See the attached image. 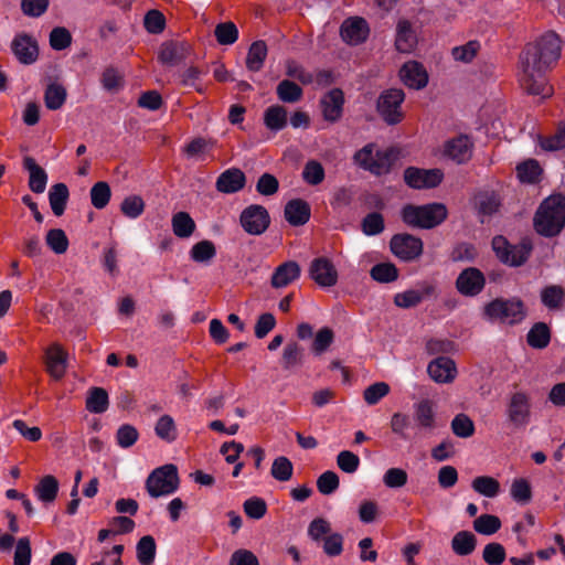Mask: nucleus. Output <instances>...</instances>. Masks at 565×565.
Instances as JSON below:
<instances>
[{
    "label": "nucleus",
    "instance_id": "3c124183",
    "mask_svg": "<svg viewBox=\"0 0 565 565\" xmlns=\"http://www.w3.org/2000/svg\"><path fill=\"white\" fill-rule=\"evenodd\" d=\"M292 471V462L287 457L280 456L274 460L270 473L277 481L286 482L291 479Z\"/></svg>",
    "mask_w": 565,
    "mask_h": 565
},
{
    "label": "nucleus",
    "instance_id": "c03bdc74",
    "mask_svg": "<svg viewBox=\"0 0 565 565\" xmlns=\"http://www.w3.org/2000/svg\"><path fill=\"white\" fill-rule=\"evenodd\" d=\"M539 143L545 151H557L565 148V124H559L555 132L548 137L539 136Z\"/></svg>",
    "mask_w": 565,
    "mask_h": 565
},
{
    "label": "nucleus",
    "instance_id": "bb28decb",
    "mask_svg": "<svg viewBox=\"0 0 565 565\" xmlns=\"http://www.w3.org/2000/svg\"><path fill=\"white\" fill-rule=\"evenodd\" d=\"M23 167L29 171V188L34 193H43L46 183L47 174L45 170L40 167L32 157H24Z\"/></svg>",
    "mask_w": 565,
    "mask_h": 565
},
{
    "label": "nucleus",
    "instance_id": "e433bc0d",
    "mask_svg": "<svg viewBox=\"0 0 565 565\" xmlns=\"http://www.w3.org/2000/svg\"><path fill=\"white\" fill-rule=\"evenodd\" d=\"M264 122L270 130L278 131L287 126V110L284 106L273 105L265 110Z\"/></svg>",
    "mask_w": 565,
    "mask_h": 565
},
{
    "label": "nucleus",
    "instance_id": "7c9ffc66",
    "mask_svg": "<svg viewBox=\"0 0 565 565\" xmlns=\"http://www.w3.org/2000/svg\"><path fill=\"white\" fill-rule=\"evenodd\" d=\"M173 234L180 238L190 237L195 228V222L188 212H178L171 218Z\"/></svg>",
    "mask_w": 565,
    "mask_h": 565
},
{
    "label": "nucleus",
    "instance_id": "c756f323",
    "mask_svg": "<svg viewBox=\"0 0 565 565\" xmlns=\"http://www.w3.org/2000/svg\"><path fill=\"white\" fill-rule=\"evenodd\" d=\"M542 303L550 310H559L565 302V289L559 285H550L541 291Z\"/></svg>",
    "mask_w": 565,
    "mask_h": 565
},
{
    "label": "nucleus",
    "instance_id": "13d9d810",
    "mask_svg": "<svg viewBox=\"0 0 565 565\" xmlns=\"http://www.w3.org/2000/svg\"><path fill=\"white\" fill-rule=\"evenodd\" d=\"M324 169L317 160H309L302 170V179L310 185H318L324 180Z\"/></svg>",
    "mask_w": 565,
    "mask_h": 565
},
{
    "label": "nucleus",
    "instance_id": "20e7f679",
    "mask_svg": "<svg viewBox=\"0 0 565 565\" xmlns=\"http://www.w3.org/2000/svg\"><path fill=\"white\" fill-rule=\"evenodd\" d=\"M483 313L490 320L515 324L525 318L526 311L523 301L519 298H497L484 306Z\"/></svg>",
    "mask_w": 565,
    "mask_h": 565
},
{
    "label": "nucleus",
    "instance_id": "72a5a7b5",
    "mask_svg": "<svg viewBox=\"0 0 565 565\" xmlns=\"http://www.w3.org/2000/svg\"><path fill=\"white\" fill-rule=\"evenodd\" d=\"M70 196L68 188L64 183L54 184L49 192V201L52 212L56 216H61L66 207Z\"/></svg>",
    "mask_w": 565,
    "mask_h": 565
},
{
    "label": "nucleus",
    "instance_id": "cd10ccee",
    "mask_svg": "<svg viewBox=\"0 0 565 565\" xmlns=\"http://www.w3.org/2000/svg\"><path fill=\"white\" fill-rule=\"evenodd\" d=\"M417 44L416 34L407 20H399L396 26L395 46L398 52L411 53Z\"/></svg>",
    "mask_w": 565,
    "mask_h": 565
},
{
    "label": "nucleus",
    "instance_id": "4d7b16f0",
    "mask_svg": "<svg viewBox=\"0 0 565 565\" xmlns=\"http://www.w3.org/2000/svg\"><path fill=\"white\" fill-rule=\"evenodd\" d=\"M216 255V248L213 242L204 239L194 244L191 248V258L198 263L211 260Z\"/></svg>",
    "mask_w": 565,
    "mask_h": 565
},
{
    "label": "nucleus",
    "instance_id": "f257e3e1",
    "mask_svg": "<svg viewBox=\"0 0 565 565\" xmlns=\"http://www.w3.org/2000/svg\"><path fill=\"white\" fill-rule=\"evenodd\" d=\"M561 56V40L555 32L548 31L534 43H529L520 55L519 81L522 88L532 95L547 98L553 95L546 72Z\"/></svg>",
    "mask_w": 565,
    "mask_h": 565
},
{
    "label": "nucleus",
    "instance_id": "79ce46f5",
    "mask_svg": "<svg viewBox=\"0 0 565 565\" xmlns=\"http://www.w3.org/2000/svg\"><path fill=\"white\" fill-rule=\"evenodd\" d=\"M370 275L377 282L388 284L398 278V269L392 263H380L371 268Z\"/></svg>",
    "mask_w": 565,
    "mask_h": 565
},
{
    "label": "nucleus",
    "instance_id": "a211bd4d",
    "mask_svg": "<svg viewBox=\"0 0 565 565\" xmlns=\"http://www.w3.org/2000/svg\"><path fill=\"white\" fill-rule=\"evenodd\" d=\"M473 142L467 135H459L444 146V154L458 164L468 162L472 158Z\"/></svg>",
    "mask_w": 565,
    "mask_h": 565
},
{
    "label": "nucleus",
    "instance_id": "aec40b11",
    "mask_svg": "<svg viewBox=\"0 0 565 565\" xmlns=\"http://www.w3.org/2000/svg\"><path fill=\"white\" fill-rule=\"evenodd\" d=\"M399 77L407 87L413 89H422L428 83L425 67L416 61L406 62L399 70Z\"/></svg>",
    "mask_w": 565,
    "mask_h": 565
},
{
    "label": "nucleus",
    "instance_id": "052dcab7",
    "mask_svg": "<svg viewBox=\"0 0 565 565\" xmlns=\"http://www.w3.org/2000/svg\"><path fill=\"white\" fill-rule=\"evenodd\" d=\"M361 228L369 236L381 234L385 228L383 215L379 212L369 213L362 220Z\"/></svg>",
    "mask_w": 565,
    "mask_h": 565
},
{
    "label": "nucleus",
    "instance_id": "c85d7f7f",
    "mask_svg": "<svg viewBox=\"0 0 565 565\" xmlns=\"http://www.w3.org/2000/svg\"><path fill=\"white\" fill-rule=\"evenodd\" d=\"M268 53V47L265 41L258 40L250 44L246 56V67L250 72H258L262 70Z\"/></svg>",
    "mask_w": 565,
    "mask_h": 565
},
{
    "label": "nucleus",
    "instance_id": "ddd939ff",
    "mask_svg": "<svg viewBox=\"0 0 565 565\" xmlns=\"http://www.w3.org/2000/svg\"><path fill=\"white\" fill-rule=\"evenodd\" d=\"M484 285V275L476 267L463 269L456 279L457 290L467 297L479 295L483 290Z\"/></svg>",
    "mask_w": 565,
    "mask_h": 565
},
{
    "label": "nucleus",
    "instance_id": "f3484780",
    "mask_svg": "<svg viewBox=\"0 0 565 565\" xmlns=\"http://www.w3.org/2000/svg\"><path fill=\"white\" fill-rule=\"evenodd\" d=\"M310 278L321 287H332L338 281V271L326 257L315 258L309 267Z\"/></svg>",
    "mask_w": 565,
    "mask_h": 565
},
{
    "label": "nucleus",
    "instance_id": "1a4fd4ad",
    "mask_svg": "<svg viewBox=\"0 0 565 565\" xmlns=\"http://www.w3.org/2000/svg\"><path fill=\"white\" fill-rule=\"evenodd\" d=\"M392 253L402 260L412 262L423 254V241L408 233L395 234L390 242Z\"/></svg>",
    "mask_w": 565,
    "mask_h": 565
},
{
    "label": "nucleus",
    "instance_id": "c9c22d12",
    "mask_svg": "<svg viewBox=\"0 0 565 565\" xmlns=\"http://www.w3.org/2000/svg\"><path fill=\"white\" fill-rule=\"evenodd\" d=\"M526 341L534 349H544L551 341V330L544 322H536L529 331Z\"/></svg>",
    "mask_w": 565,
    "mask_h": 565
},
{
    "label": "nucleus",
    "instance_id": "0e129e2a",
    "mask_svg": "<svg viewBox=\"0 0 565 565\" xmlns=\"http://www.w3.org/2000/svg\"><path fill=\"white\" fill-rule=\"evenodd\" d=\"M452 433L460 438H468L475 433L473 422L465 414H458L451 422Z\"/></svg>",
    "mask_w": 565,
    "mask_h": 565
},
{
    "label": "nucleus",
    "instance_id": "6e6552de",
    "mask_svg": "<svg viewBox=\"0 0 565 565\" xmlns=\"http://www.w3.org/2000/svg\"><path fill=\"white\" fill-rule=\"evenodd\" d=\"M239 222L249 235H262L269 227L270 216L263 205L252 204L242 211Z\"/></svg>",
    "mask_w": 565,
    "mask_h": 565
},
{
    "label": "nucleus",
    "instance_id": "412c9836",
    "mask_svg": "<svg viewBox=\"0 0 565 565\" xmlns=\"http://www.w3.org/2000/svg\"><path fill=\"white\" fill-rule=\"evenodd\" d=\"M190 54V45L183 41H167L161 44L159 60L163 64L178 65Z\"/></svg>",
    "mask_w": 565,
    "mask_h": 565
},
{
    "label": "nucleus",
    "instance_id": "6ab92c4d",
    "mask_svg": "<svg viewBox=\"0 0 565 565\" xmlns=\"http://www.w3.org/2000/svg\"><path fill=\"white\" fill-rule=\"evenodd\" d=\"M322 116L329 122H337L342 117L344 94L340 88L329 90L320 100Z\"/></svg>",
    "mask_w": 565,
    "mask_h": 565
},
{
    "label": "nucleus",
    "instance_id": "6e6d98bb",
    "mask_svg": "<svg viewBox=\"0 0 565 565\" xmlns=\"http://www.w3.org/2000/svg\"><path fill=\"white\" fill-rule=\"evenodd\" d=\"M100 82L108 92H118L124 86V75L114 66H108L102 73Z\"/></svg>",
    "mask_w": 565,
    "mask_h": 565
},
{
    "label": "nucleus",
    "instance_id": "49530a36",
    "mask_svg": "<svg viewBox=\"0 0 565 565\" xmlns=\"http://www.w3.org/2000/svg\"><path fill=\"white\" fill-rule=\"evenodd\" d=\"M214 35L218 44L231 45L237 41L238 30L236 25L231 21L222 22L215 26Z\"/></svg>",
    "mask_w": 565,
    "mask_h": 565
},
{
    "label": "nucleus",
    "instance_id": "37998d69",
    "mask_svg": "<svg viewBox=\"0 0 565 565\" xmlns=\"http://www.w3.org/2000/svg\"><path fill=\"white\" fill-rule=\"evenodd\" d=\"M518 177L522 182L535 183L540 180L542 168L534 159H529L516 167Z\"/></svg>",
    "mask_w": 565,
    "mask_h": 565
},
{
    "label": "nucleus",
    "instance_id": "39448f33",
    "mask_svg": "<svg viewBox=\"0 0 565 565\" xmlns=\"http://www.w3.org/2000/svg\"><path fill=\"white\" fill-rule=\"evenodd\" d=\"M180 483L178 468L168 463L156 468L146 480V489L150 497L169 495L178 490Z\"/></svg>",
    "mask_w": 565,
    "mask_h": 565
},
{
    "label": "nucleus",
    "instance_id": "f03ea898",
    "mask_svg": "<svg viewBox=\"0 0 565 565\" xmlns=\"http://www.w3.org/2000/svg\"><path fill=\"white\" fill-rule=\"evenodd\" d=\"M533 225L542 236L558 235L565 226V196L553 194L546 198L534 215Z\"/></svg>",
    "mask_w": 565,
    "mask_h": 565
},
{
    "label": "nucleus",
    "instance_id": "de8ad7c7",
    "mask_svg": "<svg viewBox=\"0 0 565 565\" xmlns=\"http://www.w3.org/2000/svg\"><path fill=\"white\" fill-rule=\"evenodd\" d=\"M111 190L107 182H96L90 189V201L94 207L102 210L110 200Z\"/></svg>",
    "mask_w": 565,
    "mask_h": 565
},
{
    "label": "nucleus",
    "instance_id": "bf43d9fd",
    "mask_svg": "<svg viewBox=\"0 0 565 565\" xmlns=\"http://www.w3.org/2000/svg\"><path fill=\"white\" fill-rule=\"evenodd\" d=\"M145 201L139 195H129L120 204L121 213L130 218L140 216L145 211Z\"/></svg>",
    "mask_w": 565,
    "mask_h": 565
},
{
    "label": "nucleus",
    "instance_id": "338daca9",
    "mask_svg": "<svg viewBox=\"0 0 565 565\" xmlns=\"http://www.w3.org/2000/svg\"><path fill=\"white\" fill-rule=\"evenodd\" d=\"M390 393V385L385 382H376L367 386L363 392L366 404L375 405Z\"/></svg>",
    "mask_w": 565,
    "mask_h": 565
},
{
    "label": "nucleus",
    "instance_id": "2f4dec72",
    "mask_svg": "<svg viewBox=\"0 0 565 565\" xmlns=\"http://www.w3.org/2000/svg\"><path fill=\"white\" fill-rule=\"evenodd\" d=\"M477 546V539L469 531H460L451 540V548L459 556L470 555Z\"/></svg>",
    "mask_w": 565,
    "mask_h": 565
},
{
    "label": "nucleus",
    "instance_id": "774afa93",
    "mask_svg": "<svg viewBox=\"0 0 565 565\" xmlns=\"http://www.w3.org/2000/svg\"><path fill=\"white\" fill-rule=\"evenodd\" d=\"M511 495L516 502L523 504L530 502L532 499L530 482L523 478L515 479L511 484Z\"/></svg>",
    "mask_w": 565,
    "mask_h": 565
},
{
    "label": "nucleus",
    "instance_id": "603ef678",
    "mask_svg": "<svg viewBox=\"0 0 565 565\" xmlns=\"http://www.w3.org/2000/svg\"><path fill=\"white\" fill-rule=\"evenodd\" d=\"M302 349L297 342H289L282 352L281 364L285 370H290L302 363Z\"/></svg>",
    "mask_w": 565,
    "mask_h": 565
},
{
    "label": "nucleus",
    "instance_id": "680f3d73",
    "mask_svg": "<svg viewBox=\"0 0 565 565\" xmlns=\"http://www.w3.org/2000/svg\"><path fill=\"white\" fill-rule=\"evenodd\" d=\"M72 44V34L64 26H56L50 33V45L55 51L67 49Z\"/></svg>",
    "mask_w": 565,
    "mask_h": 565
},
{
    "label": "nucleus",
    "instance_id": "2eb2a0df",
    "mask_svg": "<svg viewBox=\"0 0 565 565\" xmlns=\"http://www.w3.org/2000/svg\"><path fill=\"white\" fill-rule=\"evenodd\" d=\"M11 50L17 60L24 65L33 64L39 57L38 42L26 33H19L14 36Z\"/></svg>",
    "mask_w": 565,
    "mask_h": 565
},
{
    "label": "nucleus",
    "instance_id": "e2e57ef3",
    "mask_svg": "<svg viewBox=\"0 0 565 565\" xmlns=\"http://www.w3.org/2000/svg\"><path fill=\"white\" fill-rule=\"evenodd\" d=\"M480 50L478 41H469L465 45L456 46L451 51V55L456 61L470 63Z\"/></svg>",
    "mask_w": 565,
    "mask_h": 565
},
{
    "label": "nucleus",
    "instance_id": "58836bf2",
    "mask_svg": "<svg viewBox=\"0 0 565 565\" xmlns=\"http://www.w3.org/2000/svg\"><path fill=\"white\" fill-rule=\"evenodd\" d=\"M66 96V88L63 85L52 83L44 92V104L47 109L57 110L64 105Z\"/></svg>",
    "mask_w": 565,
    "mask_h": 565
},
{
    "label": "nucleus",
    "instance_id": "9d476101",
    "mask_svg": "<svg viewBox=\"0 0 565 565\" xmlns=\"http://www.w3.org/2000/svg\"><path fill=\"white\" fill-rule=\"evenodd\" d=\"M437 296V284L435 281H420L415 289L398 292L394 296V305L398 308L408 309L418 306L423 300Z\"/></svg>",
    "mask_w": 565,
    "mask_h": 565
},
{
    "label": "nucleus",
    "instance_id": "b1692460",
    "mask_svg": "<svg viewBox=\"0 0 565 565\" xmlns=\"http://www.w3.org/2000/svg\"><path fill=\"white\" fill-rule=\"evenodd\" d=\"M284 215L291 226H301L310 220L311 209L305 200L292 199L286 203Z\"/></svg>",
    "mask_w": 565,
    "mask_h": 565
},
{
    "label": "nucleus",
    "instance_id": "5701e85b",
    "mask_svg": "<svg viewBox=\"0 0 565 565\" xmlns=\"http://www.w3.org/2000/svg\"><path fill=\"white\" fill-rule=\"evenodd\" d=\"M301 274L299 264L288 260L280 264L271 275L270 285L275 289L284 288L296 281Z\"/></svg>",
    "mask_w": 565,
    "mask_h": 565
},
{
    "label": "nucleus",
    "instance_id": "473e14b6",
    "mask_svg": "<svg viewBox=\"0 0 565 565\" xmlns=\"http://www.w3.org/2000/svg\"><path fill=\"white\" fill-rule=\"evenodd\" d=\"M414 418L422 428L431 429L435 426L434 403L423 399L414 406Z\"/></svg>",
    "mask_w": 565,
    "mask_h": 565
},
{
    "label": "nucleus",
    "instance_id": "4be33fe9",
    "mask_svg": "<svg viewBox=\"0 0 565 565\" xmlns=\"http://www.w3.org/2000/svg\"><path fill=\"white\" fill-rule=\"evenodd\" d=\"M427 372L437 383H451L457 375V367L450 358L439 356L428 364Z\"/></svg>",
    "mask_w": 565,
    "mask_h": 565
},
{
    "label": "nucleus",
    "instance_id": "4c0bfd02",
    "mask_svg": "<svg viewBox=\"0 0 565 565\" xmlns=\"http://www.w3.org/2000/svg\"><path fill=\"white\" fill-rule=\"evenodd\" d=\"M39 499L45 503L53 502L58 492V481L54 476L43 477L34 489Z\"/></svg>",
    "mask_w": 565,
    "mask_h": 565
},
{
    "label": "nucleus",
    "instance_id": "9b49d317",
    "mask_svg": "<svg viewBox=\"0 0 565 565\" xmlns=\"http://www.w3.org/2000/svg\"><path fill=\"white\" fill-rule=\"evenodd\" d=\"M507 416L509 423L515 428H521L529 424L531 402L526 393L514 392L511 394L507 406Z\"/></svg>",
    "mask_w": 565,
    "mask_h": 565
},
{
    "label": "nucleus",
    "instance_id": "ea45409f",
    "mask_svg": "<svg viewBox=\"0 0 565 565\" xmlns=\"http://www.w3.org/2000/svg\"><path fill=\"white\" fill-rule=\"evenodd\" d=\"M394 160V151L387 149L384 151H376L375 156L370 163L367 171L375 175H382L390 172Z\"/></svg>",
    "mask_w": 565,
    "mask_h": 565
},
{
    "label": "nucleus",
    "instance_id": "5fc2aeb1",
    "mask_svg": "<svg viewBox=\"0 0 565 565\" xmlns=\"http://www.w3.org/2000/svg\"><path fill=\"white\" fill-rule=\"evenodd\" d=\"M501 527V521L492 514H482L473 521V529L483 535H491Z\"/></svg>",
    "mask_w": 565,
    "mask_h": 565
},
{
    "label": "nucleus",
    "instance_id": "a878e982",
    "mask_svg": "<svg viewBox=\"0 0 565 565\" xmlns=\"http://www.w3.org/2000/svg\"><path fill=\"white\" fill-rule=\"evenodd\" d=\"M473 205L478 214L491 216L499 211L501 199L500 195L492 190H482L475 194Z\"/></svg>",
    "mask_w": 565,
    "mask_h": 565
},
{
    "label": "nucleus",
    "instance_id": "dca6fc26",
    "mask_svg": "<svg viewBox=\"0 0 565 565\" xmlns=\"http://www.w3.org/2000/svg\"><path fill=\"white\" fill-rule=\"evenodd\" d=\"M340 34L345 43L358 45L366 41L370 34V28L365 19L351 17L342 22Z\"/></svg>",
    "mask_w": 565,
    "mask_h": 565
},
{
    "label": "nucleus",
    "instance_id": "0eeeda50",
    "mask_svg": "<svg viewBox=\"0 0 565 565\" xmlns=\"http://www.w3.org/2000/svg\"><path fill=\"white\" fill-rule=\"evenodd\" d=\"M492 248L500 262L514 267L523 265L529 259L532 252L530 242L523 241L518 245H511L507 238L501 235L493 237Z\"/></svg>",
    "mask_w": 565,
    "mask_h": 565
},
{
    "label": "nucleus",
    "instance_id": "69168bd1",
    "mask_svg": "<svg viewBox=\"0 0 565 565\" xmlns=\"http://www.w3.org/2000/svg\"><path fill=\"white\" fill-rule=\"evenodd\" d=\"M340 486V479L334 471H326L317 479L318 491L323 495H330Z\"/></svg>",
    "mask_w": 565,
    "mask_h": 565
},
{
    "label": "nucleus",
    "instance_id": "f704fd0d",
    "mask_svg": "<svg viewBox=\"0 0 565 565\" xmlns=\"http://www.w3.org/2000/svg\"><path fill=\"white\" fill-rule=\"evenodd\" d=\"M276 94L280 102L295 104L302 98L303 90L295 82L282 79L276 87Z\"/></svg>",
    "mask_w": 565,
    "mask_h": 565
},
{
    "label": "nucleus",
    "instance_id": "8fccbe9b",
    "mask_svg": "<svg viewBox=\"0 0 565 565\" xmlns=\"http://www.w3.org/2000/svg\"><path fill=\"white\" fill-rule=\"evenodd\" d=\"M46 245L55 254H64L68 248V238L65 232L61 228H52L45 235Z\"/></svg>",
    "mask_w": 565,
    "mask_h": 565
},
{
    "label": "nucleus",
    "instance_id": "423d86ee",
    "mask_svg": "<svg viewBox=\"0 0 565 565\" xmlns=\"http://www.w3.org/2000/svg\"><path fill=\"white\" fill-rule=\"evenodd\" d=\"M404 100L405 93L401 88H388L380 94L376 110L387 125H397L404 119L402 110Z\"/></svg>",
    "mask_w": 565,
    "mask_h": 565
},
{
    "label": "nucleus",
    "instance_id": "f8f14e48",
    "mask_svg": "<svg viewBox=\"0 0 565 565\" xmlns=\"http://www.w3.org/2000/svg\"><path fill=\"white\" fill-rule=\"evenodd\" d=\"M405 183L416 190L433 189L438 186L443 179L444 173L440 169H420L416 167H408L404 170Z\"/></svg>",
    "mask_w": 565,
    "mask_h": 565
},
{
    "label": "nucleus",
    "instance_id": "7ed1b4c3",
    "mask_svg": "<svg viewBox=\"0 0 565 565\" xmlns=\"http://www.w3.org/2000/svg\"><path fill=\"white\" fill-rule=\"evenodd\" d=\"M448 216L443 203H428L424 205L406 204L401 210L402 221L412 228L430 230L440 225Z\"/></svg>",
    "mask_w": 565,
    "mask_h": 565
},
{
    "label": "nucleus",
    "instance_id": "393cba45",
    "mask_svg": "<svg viewBox=\"0 0 565 565\" xmlns=\"http://www.w3.org/2000/svg\"><path fill=\"white\" fill-rule=\"evenodd\" d=\"M246 183L245 173L237 168L227 169L216 180V190L221 193H235L241 191Z\"/></svg>",
    "mask_w": 565,
    "mask_h": 565
},
{
    "label": "nucleus",
    "instance_id": "09e8293b",
    "mask_svg": "<svg viewBox=\"0 0 565 565\" xmlns=\"http://www.w3.org/2000/svg\"><path fill=\"white\" fill-rule=\"evenodd\" d=\"M334 341V332L329 327L321 328L313 338L311 351L316 355L324 353Z\"/></svg>",
    "mask_w": 565,
    "mask_h": 565
},
{
    "label": "nucleus",
    "instance_id": "864d4df0",
    "mask_svg": "<svg viewBox=\"0 0 565 565\" xmlns=\"http://www.w3.org/2000/svg\"><path fill=\"white\" fill-rule=\"evenodd\" d=\"M472 488L482 495L494 498L500 491V483L492 477L482 476L473 479Z\"/></svg>",
    "mask_w": 565,
    "mask_h": 565
},
{
    "label": "nucleus",
    "instance_id": "a18cd8bd",
    "mask_svg": "<svg viewBox=\"0 0 565 565\" xmlns=\"http://www.w3.org/2000/svg\"><path fill=\"white\" fill-rule=\"evenodd\" d=\"M156 555V542L150 535L142 536L137 543V558L141 565H151Z\"/></svg>",
    "mask_w": 565,
    "mask_h": 565
},
{
    "label": "nucleus",
    "instance_id": "4468645a",
    "mask_svg": "<svg viewBox=\"0 0 565 565\" xmlns=\"http://www.w3.org/2000/svg\"><path fill=\"white\" fill-rule=\"evenodd\" d=\"M67 359L68 353L60 343H53L45 350V369L55 381L64 377L67 369Z\"/></svg>",
    "mask_w": 565,
    "mask_h": 565
},
{
    "label": "nucleus",
    "instance_id": "a19ab883",
    "mask_svg": "<svg viewBox=\"0 0 565 565\" xmlns=\"http://www.w3.org/2000/svg\"><path fill=\"white\" fill-rule=\"evenodd\" d=\"M86 408L90 413L100 414L108 408V393L102 387H93L86 399Z\"/></svg>",
    "mask_w": 565,
    "mask_h": 565
}]
</instances>
